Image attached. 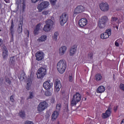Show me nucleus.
<instances>
[{"label":"nucleus","instance_id":"1","mask_svg":"<svg viewBox=\"0 0 124 124\" xmlns=\"http://www.w3.org/2000/svg\"><path fill=\"white\" fill-rule=\"evenodd\" d=\"M57 68L59 72L62 74L66 68V62L64 60H60L57 63Z\"/></svg>","mask_w":124,"mask_h":124},{"label":"nucleus","instance_id":"2","mask_svg":"<svg viewBox=\"0 0 124 124\" xmlns=\"http://www.w3.org/2000/svg\"><path fill=\"white\" fill-rule=\"evenodd\" d=\"M108 22V17L106 16H102L98 22V27L100 29H104L106 27V23Z\"/></svg>","mask_w":124,"mask_h":124},{"label":"nucleus","instance_id":"3","mask_svg":"<svg viewBox=\"0 0 124 124\" xmlns=\"http://www.w3.org/2000/svg\"><path fill=\"white\" fill-rule=\"evenodd\" d=\"M80 100H81V95L79 93H77L76 94L73 95V99L71 102V106H75Z\"/></svg>","mask_w":124,"mask_h":124},{"label":"nucleus","instance_id":"4","mask_svg":"<svg viewBox=\"0 0 124 124\" xmlns=\"http://www.w3.org/2000/svg\"><path fill=\"white\" fill-rule=\"evenodd\" d=\"M47 72L45 68H40L37 72L36 75L37 78H41L46 75Z\"/></svg>","mask_w":124,"mask_h":124},{"label":"nucleus","instance_id":"5","mask_svg":"<svg viewBox=\"0 0 124 124\" xmlns=\"http://www.w3.org/2000/svg\"><path fill=\"white\" fill-rule=\"evenodd\" d=\"M48 107V104L46 101L41 102L37 108L38 112H42Z\"/></svg>","mask_w":124,"mask_h":124},{"label":"nucleus","instance_id":"6","mask_svg":"<svg viewBox=\"0 0 124 124\" xmlns=\"http://www.w3.org/2000/svg\"><path fill=\"white\" fill-rule=\"evenodd\" d=\"M54 22L51 19H47L46 21V25H45L43 30L44 31H49L51 30L50 27L53 26Z\"/></svg>","mask_w":124,"mask_h":124},{"label":"nucleus","instance_id":"7","mask_svg":"<svg viewBox=\"0 0 124 124\" xmlns=\"http://www.w3.org/2000/svg\"><path fill=\"white\" fill-rule=\"evenodd\" d=\"M48 6L49 2L43 1L38 5L37 9H38L39 12H41L43 9H45V8L48 7Z\"/></svg>","mask_w":124,"mask_h":124},{"label":"nucleus","instance_id":"8","mask_svg":"<svg viewBox=\"0 0 124 124\" xmlns=\"http://www.w3.org/2000/svg\"><path fill=\"white\" fill-rule=\"evenodd\" d=\"M68 19V15L66 13L62 14L61 16H60V24L62 26H63L67 22Z\"/></svg>","mask_w":124,"mask_h":124},{"label":"nucleus","instance_id":"9","mask_svg":"<svg viewBox=\"0 0 124 124\" xmlns=\"http://www.w3.org/2000/svg\"><path fill=\"white\" fill-rule=\"evenodd\" d=\"M110 35H111V29L107 30L105 33L101 34V38H102V39H106L108 38Z\"/></svg>","mask_w":124,"mask_h":124},{"label":"nucleus","instance_id":"10","mask_svg":"<svg viewBox=\"0 0 124 124\" xmlns=\"http://www.w3.org/2000/svg\"><path fill=\"white\" fill-rule=\"evenodd\" d=\"M100 8L102 11H108L109 10V6L107 3L102 2L99 5Z\"/></svg>","mask_w":124,"mask_h":124},{"label":"nucleus","instance_id":"11","mask_svg":"<svg viewBox=\"0 0 124 124\" xmlns=\"http://www.w3.org/2000/svg\"><path fill=\"white\" fill-rule=\"evenodd\" d=\"M111 106L108 108V110H106V113H103L102 118L103 119H107V118H109L111 115Z\"/></svg>","mask_w":124,"mask_h":124},{"label":"nucleus","instance_id":"12","mask_svg":"<svg viewBox=\"0 0 124 124\" xmlns=\"http://www.w3.org/2000/svg\"><path fill=\"white\" fill-rule=\"evenodd\" d=\"M54 87L55 88V91L56 92H59L62 88V84H61V80L59 79H57L55 80V83L54 84Z\"/></svg>","mask_w":124,"mask_h":124},{"label":"nucleus","instance_id":"13","mask_svg":"<svg viewBox=\"0 0 124 124\" xmlns=\"http://www.w3.org/2000/svg\"><path fill=\"white\" fill-rule=\"evenodd\" d=\"M83 11H85V8L83 6H78L75 10L74 14H79Z\"/></svg>","mask_w":124,"mask_h":124},{"label":"nucleus","instance_id":"14","mask_svg":"<svg viewBox=\"0 0 124 124\" xmlns=\"http://www.w3.org/2000/svg\"><path fill=\"white\" fill-rule=\"evenodd\" d=\"M87 23H88V21L86 18H81L78 21V25L81 28H83L87 25Z\"/></svg>","mask_w":124,"mask_h":124},{"label":"nucleus","instance_id":"15","mask_svg":"<svg viewBox=\"0 0 124 124\" xmlns=\"http://www.w3.org/2000/svg\"><path fill=\"white\" fill-rule=\"evenodd\" d=\"M35 56L37 61H42L44 58V53L42 52H37L35 54Z\"/></svg>","mask_w":124,"mask_h":124},{"label":"nucleus","instance_id":"16","mask_svg":"<svg viewBox=\"0 0 124 124\" xmlns=\"http://www.w3.org/2000/svg\"><path fill=\"white\" fill-rule=\"evenodd\" d=\"M67 48L65 46H62L59 49V53L60 56H63L66 51Z\"/></svg>","mask_w":124,"mask_h":124},{"label":"nucleus","instance_id":"17","mask_svg":"<svg viewBox=\"0 0 124 124\" xmlns=\"http://www.w3.org/2000/svg\"><path fill=\"white\" fill-rule=\"evenodd\" d=\"M53 86V83H50L49 81H46L43 84V87L46 90H50Z\"/></svg>","mask_w":124,"mask_h":124},{"label":"nucleus","instance_id":"18","mask_svg":"<svg viewBox=\"0 0 124 124\" xmlns=\"http://www.w3.org/2000/svg\"><path fill=\"white\" fill-rule=\"evenodd\" d=\"M22 31H23V20L20 19L17 27V32L18 33H22Z\"/></svg>","mask_w":124,"mask_h":124},{"label":"nucleus","instance_id":"19","mask_svg":"<svg viewBox=\"0 0 124 124\" xmlns=\"http://www.w3.org/2000/svg\"><path fill=\"white\" fill-rule=\"evenodd\" d=\"M76 50H77V46L74 45L72 46L70 49V56H73V55L75 54Z\"/></svg>","mask_w":124,"mask_h":124},{"label":"nucleus","instance_id":"20","mask_svg":"<svg viewBox=\"0 0 124 124\" xmlns=\"http://www.w3.org/2000/svg\"><path fill=\"white\" fill-rule=\"evenodd\" d=\"M96 92L98 93H102L105 92V87L103 86H99L96 90Z\"/></svg>","mask_w":124,"mask_h":124},{"label":"nucleus","instance_id":"21","mask_svg":"<svg viewBox=\"0 0 124 124\" xmlns=\"http://www.w3.org/2000/svg\"><path fill=\"white\" fill-rule=\"evenodd\" d=\"M3 59L4 60H5L7 58V57H8V51H7V49L6 48H4L3 50Z\"/></svg>","mask_w":124,"mask_h":124},{"label":"nucleus","instance_id":"22","mask_svg":"<svg viewBox=\"0 0 124 124\" xmlns=\"http://www.w3.org/2000/svg\"><path fill=\"white\" fill-rule=\"evenodd\" d=\"M58 116H59V112L58 111H55L53 112L51 117L53 120H56Z\"/></svg>","mask_w":124,"mask_h":124},{"label":"nucleus","instance_id":"23","mask_svg":"<svg viewBox=\"0 0 124 124\" xmlns=\"http://www.w3.org/2000/svg\"><path fill=\"white\" fill-rule=\"evenodd\" d=\"M60 35V33H59V31H56L54 33V35L52 36V38L54 41H57L58 40V36Z\"/></svg>","mask_w":124,"mask_h":124},{"label":"nucleus","instance_id":"24","mask_svg":"<svg viewBox=\"0 0 124 124\" xmlns=\"http://www.w3.org/2000/svg\"><path fill=\"white\" fill-rule=\"evenodd\" d=\"M15 57H11L9 61V63L11 65H14L15 64Z\"/></svg>","mask_w":124,"mask_h":124},{"label":"nucleus","instance_id":"25","mask_svg":"<svg viewBox=\"0 0 124 124\" xmlns=\"http://www.w3.org/2000/svg\"><path fill=\"white\" fill-rule=\"evenodd\" d=\"M18 78L20 81H23V80H26V74L25 73H22L20 76H18Z\"/></svg>","mask_w":124,"mask_h":124},{"label":"nucleus","instance_id":"26","mask_svg":"<svg viewBox=\"0 0 124 124\" xmlns=\"http://www.w3.org/2000/svg\"><path fill=\"white\" fill-rule=\"evenodd\" d=\"M46 38L47 37L45 35L42 36L37 39V41L39 42H43V41H45L46 40Z\"/></svg>","mask_w":124,"mask_h":124},{"label":"nucleus","instance_id":"27","mask_svg":"<svg viewBox=\"0 0 124 124\" xmlns=\"http://www.w3.org/2000/svg\"><path fill=\"white\" fill-rule=\"evenodd\" d=\"M20 2L22 4V10L24 11L26 8V0H20Z\"/></svg>","mask_w":124,"mask_h":124},{"label":"nucleus","instance_id":"28","mask_svg":"<svg viewBox=\"0 0 124 124\" xmlns=\"http://www.w3.org/2000/svg\"><path fill=\"white\" fill-rule=\"evenodd\" d=\"M102 79V77L101 74H98L95 76V80L96 81H100Z\"/></svg>","mask_w":124,"mask_h":124},{"label":"nucleus","instance_id":"29","mask_svg":"<svg viewBox=\"0 0 124 124\" xmlns=\"http://www.w3.org/2000/svg\"><path fill=\"white\" fill-rule=\"evenodd\" d=\"M19 115L22 119H25V118H26V113H25V111H20Z\"/></svg>","mask_w":124,"mask_h":124},{"label":"nucleus","instance_id":"30","mask_svg":"<svg viewBox=\"0 0 124 124\" xmlns=\"http://www.w3.org/2000/svg\"><path fill=\"white\" fill-rule=\"evenodd\" d=\"M30 95L28 99H31L34 97V92H30Z\"/></svg>","mask_w":124,"mask_h":124},{"label":"nucleus","instance_id":"31","mask_svg":"<svg viewBox=\"0 0 124 124\" xmlns=\"http://www.w3.org/2000/svg\"><path fill=\"white\" fill-rule=\"evenodd\" d=\"M62 105H61V103H57L56 104V111H58V112H60V110H61V107Z\"/></svg>","mask_w":124,"mask_h":124},{"label":"nucleus","instance_id":"32","mask_svg":"<svg viewBox=\"0 0 124 124\" xmlns=\"http://www.w3.org/2000/svg\"><path fill=\"white\" fill-rule=\"evenodd\" d=\"M110 21L112 24H114L115 22L118 21V18L116 17H112Z\"/></svg>","mask_w":124,"mask_h":124},{"label":"nucleus","instance_id":"33","mask_svg":"<svg viewBox=\"0 0 124 124\" xmlns=\"http://www.w3.org/2000/svg\"><path fill=\"white\" fill-rule=\"evenodd\" d=\"M50 2L52 5H55L57 2V0H50Z\"/></svg>","mask_w":124,"mask_h":124},{"label":"nucleus","instance_id":"34","mask_svg":"<svg viewBox=\"0 0 124 124\" xmlns=\"http://www.w3.org/2000/svg\"><path fill=\"white\" fill-rule=\"evenodd\" d=\"M45 94L46 96H50L51 95V92L50 91H46L45 92Z\"/></svg>","mask_w":124,"mask_h":124},{"label":"nucleus","instance_id":"35","mask_svg":"<svg viewBox=\"0 0 124 124\" xmlns=\"http://www.w3.org/2000/svg\"><path fill=\"white\" fill-rule=\"evenodd\" d=\"M5 82H6V83L9 84V85H10V84H11V81H10V80L7 78H5Z\"/></svg>","mask_w":124,"mask_h":124},{"label":"nucleus","instance_id":"36","mask_svg":"<svg viewBox=\"0 0 124 124\" xmlns=\"http://www.w3.org/2000/svg\"><path fill=\"white\" fill-rule=\"evenodd\" d=\"M42 13L43 15H48V14H49V11H45Z\"/></svg>","mask_w":124,"mask_h":124},{"label":"nucleus","instance_id":"37","mask_svg":"<svg viewBox=\"0 0 124 124\" xmlns=\"http://www.w3.org/2000/svg\"><path fill=\"white\" fill-rule=\"evenodd\" d=\"M120 89L122 91H124V84H120Z\"/></svg>","mask_w":124,"mask_h":124},{"label":"nucleus","instance_id":"38","mask_svg":"<svg viewBox=\"0 0 124 124\" xmlns=\"http://www.w3.org/2000/svg\"><path fill=\"white\" fill-rule=\"evenodd\" d=\"M40 24H38L36 26V28L35 30H36L37 31H39V30H40Z\"/></svg>","mask_w":124,"mask_h":124},{"label":"nucleus","instance_id":"39","mask_svg":"<svg viewBox=\"0 0 124 124\" xmlns=\"http://www.w3.org/2000/svg\"><path fill=\"white\" fill-rule=\"evenodd\" d=\"M10 99L12 102H14V95H11L10 97Z\"/></svg>","mask_w":124,"mask_h":124},{"label":"nucleus","instance_id":"40","mask_svg":"<svg viewBox=\"0 0 124 124\" xmlns=\"http://www.w3.org/2000/svg\"><path fill=\"white\" fill-rule=\"evenodd\" d=\"M93 53H89L88 54V58H90L91 59H93Z\"/></svg>","mask_w":124,"mask_h":124},{"label":"nucleus","instance_id":"41","mask_svg":"<svg viewBox=\"0 0 124 124\" xmlns=\"http://www.w3.org/2000/svg\"><path fill=\"white\" fill-rule=\"evenodd\" d=\"M10 30L11 35H13L14 34V30L13 29H10Z\"/></svg>","mask_w":124,"mask_h":124},{"label":"nucleus","instance_id":"42","mask_svg":"<svg viewBox=\"0 0 124 124\" xmlns=\"http://www.w3.org/2000/svg\"><path fill=\"white\" fill-rule=\"evenodd\" d=\"M66 112H68V105H66L64 109Z\"/></svg>","mask_w":124,"mask_h":124},{"label":"nucleus","instance_id":"43","mask_svg":"<svg viewBox=\"0 0 124 124\" xmlns=\"http://www.w3.org/2000/svg\"><path fill=\"white\" fill-rule=\"evenodd\" d=\"M34 34H35V35L38 34V30H36V29H35L34 30Z\"/></svg>","mask_w":124,"mask_h":124},{"label":"nucleus","instance_id":"44","mask_svg":"<svg viewBox=\"0 0 124 124\" xmlns=\"http://www.w3.org/2000/svg\"><path fill=\"white\" fill-rule=\"evenodd\" d=\"M25 124H33V123L31 121H26Z\"/></svg>","mask_w":124,"mask_h":124},{"label":"nucleus","instance_id":"45","mask_svg":"<svg viewBox=\"0 0 124 124\" xmlns=\"http://www.w3.org/2000/svg\"><path fill=\"white\" fill-rule=\"evenodd\" d=\"M69 81H70V82H72V81H73V78H72V76H69Z\"/></svg>","mask_w":124,"mask_h":124},{"label":"nucleus","instance_id":"46","mask_svg":"<svg viewBox=\"0 0 124 124\" xmlns=\"http://www.w3.org/2000/svg\"><path fill=\"white\" fill-rule=\"evenodd\" d=\"M115 46H117V47H119V43H118V40L115 41Z\"/></svg>","mask_w":124,"mask_h":124},{"label":"nucleus","instance_id":"47","mask_svg":"<svg viewBox=\"0 0 124 124\" xmlns=\"http://www.w3.org/2000/svg\"><path fill=\"white\" fill-rule=\"evenodd\" d=\"M13 28H14V24H13V21H12L11 22V25L10 29H13Z\"/></svg>","mask_w":124,"mask_h":124},{"label":"nucleus","instance_id":"48","mask_svg":"<svg viewBox=\"0 0 124 124\" xmlns=\"http://www.w3.org/2000/svg\"><path fill=\"white\" fill-rule=\"evenodd\" d=\"M117 110H118V106L114 107V111H115V112H116V111H117Z\"/></svg>","mask_w":124,"mask_h":124},{"label":"nucleus","instance_id":"49","mask_svg":"<svg viewBox=\"0 0 124 124\" xmlns=\"http://www.w3.org/2000/svg\"><path fill=\"white\" fill-rule=\"evenodd\" d=\"M38 0H31L32 2H33V3H35V2H36L37 1H38Z\"/></svg>","mask_w":124,"mask_h":124},{"label":"nucleus","instance_id":"50","mask_svg":"<svg viewBox=\"0 0 124 124\" xmlns=\"http://www.w3.org/2000/svg\"><path fill=\"white\" fill-rule=\"evenodd\" d=\"M27 86L28 87H31V82H28L27 81Z\"/></svg>","mask_w":124,"mask_h":124},{"label":"nucleus","instance_id":"51","mask_svg":"<svg viewBox=\"0 0 124 124\" xmlns=\"http://www.w3.org/2000/svg\"><path fill=\"white\" fill-rule=\"evenodd\" d=\"M2 45V41L1 39H0V46H1Z\"/></svg>","mask_w":124,"mask_h":124},{"label":"nucleus","instance_id":"52","mask_svg":"<svg viewBox=\"0 0 124 124\" xmlns=\"http://www.w3.org/2000/svg\"><path fill=\"white\" fill-rule=\"evenodd\" d=\"M0 82L1 84H2V82H3V79L2 78V79H0Z\"/></svg>","mask_w":124,"mask_h":124},{"label":"nucleus","instance_id":"53","mask_svg":"<svg viewBox=\"0 0 124 124\" xmlns=\"http://www.w3.org/2000/svg\"><path fill=\"white\" fill-rule=\"evenodd\" d=\"M4 1L6 2V3H8V2H9L8 0H4Z\"/></svg>","mask_w":124,"mask_h":124},{"label":"nucleus","instance_id":"54","mask_svg":"<svg viewBox=\"0 0 124 124\" xmlns=\"http://www.w3.org/2000/svg\"><path fill=\"white\" fill-rule=\"evenodd\" d=\"M11 40L13 41V35L11 36Z\"/></svg>","mask_w":124,"mask_h":124},{"label":"nucleus","instance_id":"55","mask_svg":"<svg viewBox=\"0 0 124 124\" xmlns=\"http://www.w3.org/2000/svg\"><path fill=\"white\" fill-rule=\"evenodd\" d=\"M121 124H124V119L121 122Z\"/></svg>","mask_w":124,"mask_h":124},{"label":"nucleus","instance_id":"56","mask_svg":"<svg viewBox=\"0 0 124 124\" xmlns=\"http://www.w3.org/2000/svg\"><path fill=\"white\" fill-rule=\"evenodd\" d=\"M1 8V4L0 3V8Z\"/></svg>","mask_w":124,"mask_h":124},{"label":"nucleus","instance_id":"57","mask_svg":"<svg viewBox=\"0 0 124 124\" xmlns=\"http://www.w3.org/2000/svg\"><path fill=\"white\" fill-rule=\"evenodd\" d=\"M44 0H40V1H43Z\"/></svg>","mask_w":124,"mask_h":124},{"label":"nucleus","instance_id":"58","mask_svg":"<svg viewBox=\"0 0 124 124\" xmlns=\"http://www.w3.org/2000/svg\"><path fill=\"white\" fill-rule=\"evenodd\" d=\"M116 29L118 30L119 28H118V26H116Z\"/></svg>","mask_w":124,"mask_h":124},{"label":"nucleus","instance_id":"59","mask_svg":"<svg viewBox=\"0 0 124 124\" xmlns=\"http://www.w3.org/2000/svg\"><path fill=\"white\" fill-rule=\"evenodd\" d=\"M28 31V36H29V31Z\"/></svg>","mask_w":124,"mask_h":124},{"label":"nucleus","instance_id":"60","mask_svg":"<svg viewBox=\"0 0 124 124\" xmlns=\"http://www.w3.org/2000/svg\"><path fill=\"white\" fill-rule=\"evenodd\" d=\"M85 100H86V98H85Z\"/></svg>","mask_w":124,"mask_h":124}]
</instances>
